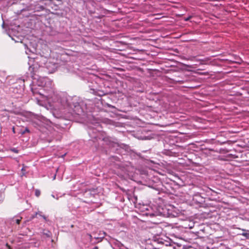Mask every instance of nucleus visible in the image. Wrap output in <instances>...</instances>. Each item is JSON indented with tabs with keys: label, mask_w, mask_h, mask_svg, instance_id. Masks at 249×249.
Listing matches in <instances>:
<instances>
[{
	"label": "nucleus",
	"mask_w": 249,
	"mask_h": 249,
	"mask_svg": "<svg viewBox=\"0 0 249 249\" xmlns=\"http://www.w3.org/2000/svg\"><path fill=\"white\" fill-rule=\"evenodd\" d=\"M37 85V88H31L33 94L35 95L38 94L50 103L55 94L53 81L47 77H39Z\"/></svg>",
	"instance_id": "1"
},
{
	"label": "nucleus",
	"mask_w": 249,
	"mask_h": 249,
	"mask_svg": "<svg viewBox=\"0 0 249 249\" xmlns=\"http://www.w3.org/2000/svg\"><path fill=\"white\" fill-rule=\"evenodd\" d=\"M29 60L28 61V65H29V71L30 72V76L34 78L36 75V73L41 65L44 64L45 67L48 70L49 73L54 72L57 68V64L51 62L50 61L45 62V57H43L40 55H37L36 57L28 56Z\"/></svg>",
	"instance_id": "2"
},
{
	"label": "nucleus",
	"mask_w": 249,
	"mask_h": 249,
	"mask_svg": "<svg viewBox=\"0 0 249 249\" xmlns=\"http://www.w3.org/2000/svg\"><path fill=\"white\" fill-rule=\"evenodd\" d=\"M61 101L62 108L64 110L62 112L68 120H72L77 115L80 116L83 114V109L77 102L74 101L71 98L62 99Z\"/></svg>",
	"instance_id": "3"
},
{
	"label": "nucleus",
	"mask_w": 249,
	"mask_h": 249,
	"mask_svg": "<svg viewBox=\"0 0 249 249\" xmlns=\"http://www.w3.org/2000/svg\"><path fill=\"white\" fill-rule=\"evenodd\" d=\"M178 213L177 209L172 205H160L157 209V211L154 213H146V215L150 216H162L164 217H176L178 215Z\"/></svg>",
	"instance_id": "4"
},
{
	"label": "nucleus",
	"mask_w": 249,
	"mask_h": 249,
	"mask_svg": "<svg viewBox=\"0 0 249 249\" xmlns=\"http://www.w3.org/2000/svg\"><path fill=\"white\" fill-rule=\"evenodd\" d=\"M134 135L138 139L142 140H150L153 138L152 132L143 128L137 130Z\"/></svg>",
	"instance_id": "5"
},
{
	"label": "nucleus",
	"mask_w": 249,
	"mask_h": 249,
	"mask_svg": "<svg viewBox=\"0 0 249 249\" xmlns=\"http://www.w3.org/2000/svg\"><path fill=\"white\" fill-rule=\"evenodd\" d=\"M100 134V133H98V134H97L95 136H91V138H94L96 140L98 141V140H101L102 141L104 142L106 144H110V139L108 137H100L99 135Z\"/></svg>",
	"instance_id": "6"
},
{
	"label": "nucleus",
	"mask_w": 249,
	"mask_h": 249,
	"mask_svg": "<svg viewBox=\"0 0 249 249\" xmlns=\"http://www.w3.org/2000/svg\"><path fill=\"white\" fill-rule=\"evenodd\" d=\"M118 166L119 169L122 172V173H120L121 175H124V174H128L127 169L126 167H124V165L122 163L119 164Z\"/></svg>",
	"instance_id": "7"
},
{
	"label": "nucleus",
	"mask_w": 249,
	"mask_h": 249,
	"mask_svg": "<svg viewBox=\"0 0 249 249\" xmlns=\"http://www.w3.org/2000/svg\"><path fill=\"white\" fill-rule=\"evenodd\" d=\"M39 244L37 243H36L35 245L32 243H30L29 244L28 247L29 249H39L38 248Z\"/></svg>",
	"instance_id": "8"
},
{
	"label": "nucleus",
	"mask_w": 249,
	"mask_h": 249,
	"mask_svg": "<svg viewBox=\"0 0 249 249\" xmlns=\"http://www.w3.org/2000/svg\"><path fill=\"white\" fill-rule=\"evenodd\" d=\"M244 232L241 234L242 236L245 237L247 239H249V231L242 229Z\"/></svg>",
	"instance_id": "9"
},
{
	"label": "nucleus",
	"mask_w": 249,
	"mask_h": 249,
	"mask_svg": "<svg viewBox=\"0 0 249 249\" xmlns=\"http://www.w3.org/2000/svg\"><path fill=\"white\" fill-rule=\"evenodd\" d=\"M43 234L46 236L47 237H50L51 236L52 233L51 232L48 230H44L43 232Z\"/></svg>",
	"instance_id": "10"
},
{
	"label": "nucleus",
	"mask_w": 249,
	"mask_h": 249,
	"mask_svg": "<svg viewBox=\"0 0 249 249\" xmlns=\"http://www.w3.org/2000/svg\"><path fill=\"white\" fill-rule=\"evenodd\" d=\"M21 219V217H16L15 218H14L13 221V222L15 221L17 224H19Z\"/></svg>",
	"instance_id": "11"
},
{
	"label": "nucleus",
	"mask_w": 249,
	"mask_h": 249,
	"mask_svg": "<svg viewBox=\"0 0 249 249\" xmlns=\"http://www.w3.org/2000/svg\"><path fill=\"white\" fill-rule=\"evenodd\" d=\"M195 223L190 221L189 224H188V228L190 229L193 228L195 226Z\"/></svg>",
	"instance_id": "12"
},
{
	"label": "nucleus",
	"mask_w": 249,
	"mask_h": 249,
	"mask_svg": "<svg viewBox=\"0 0 249 249\" xmlns=\"http://www.w3.org/2000/svg\"><path fill=\"white\" fill-rule=\"evenodd\" d=\"M41 212H37V213H36L35 215H36V216L37 215H38V214L39 215H40V216H42V217L43 218V219H44L45 220H46V216H45V215H42L41 214Z\"/></svg>",
	"instance_id": "13"
},
{
	"label": "nucleus",
	"mask_w": 249,
	"mask_h": 249,
	"mask_svg": "<svg viewBox=\"0 0 249 249\" xmlns=\"http://www.w3.org/2000/svg\"><path fill=\"white\" fill-rule=\"evenodd\" d=\"M40 195V192L39 190H36L35 191V195L36 196H39Z\"/></svg>",
	"instance_id": "14"
},
{
	"label": "nucleus",
	"mask_w": 249,
	"mask_h": 249,
	"mask_svg": "<svg viewBox=\"0 0 249 249\" xmlns=\"http://www.w3.org/2000/svg\"><path fill=\"white\" fill-rule=\"evenodd\" d=\"M29 132H30L29 129L27 127H26V128H25V130L23 132H21V134H24L26 132L28 133Z\"/></svg>",
	"instance_id": "15"
},
{
	"label": "nucleus",
	"mask_w": 249,
	"mask_h": 249,
	"mask_svg": "<svg viewBox=\"0 0 249 249\" xmlns=\"http://www.w3.org/2000/svg\"><path fill=\"white\" fill-rule=\"evenodd\" d=\"M11 151L14 152V153H18V150H17L15 148H13L11 149Z\"/></svg>",
	"instance_id": "16"
},
{
	"label": "nucleus",
	"mask_w": 249,
	"mask_h": 249,
	"mask_svg": "<svg viewBox=\"0 0 249 249\" xmlns=\"http://www.w3.org/2000/svg\"><path fill=\"white\" fill-rule=\"evenodd\" d=\"M192 18V16H189L187 18H184V20L185 21H188L191 18Z\"/></svg>",
	"instance_id": "17"
},
{
	"label": "nucleus",
	"mask_w": 249,
	"mask_h": 249,
	"mask_svg": "<svg viewBox=\"0 0 249 249\" xmlns=\"http://www.w3.org/2000/svg\"><path fill=\"white\" fill-rule=\"evenodd\" d=\"M29 50V52H32L33 53H34V51H36V49L35 48H33V50H31L30 49L27 48V50Z\"/></svg>",
	"instance_id": "18"
},
{
	"label": "nucleus",
	"mask_w": 249,
	"mask_h": 249,
	"mask_svg": "<svg viewBox=\"0 0 249 249\" xmlns=\"http://www.w3.org/2000/svg\"><path fill=\"white\" fill-rule=\"evenodd\" d=\"M208 189L210 190V191H211L213 194H217L216 192L213 191L211 189L209 188Z\"/></svg>",
	"instance_id": "19"
},
{
	"label": "nucleus",
	"mask_w": 249,
	"mask_h": 249,
	"mask_svg": "<svg viewBox=\"0 0 249 249\" xmlns=\"http://www.w3.org/2000/svg\"><path fill=\"white\" fill-rule=\"evenodd\" d=\"M6 246L8 249H11L10 246H9L8 244H6Z\"/></svg>",
	"instance_id": "20"
},
{
	"label": "nucleus",
	"mask_w": 249,
	"mask_h": 249,
	"mask_svg": "<svg viewBox=\"0 0 249 249\" xmlns=\"http://www.w3.org/2000/svg\"><path fill=\"white\" fill-rule=\"evenodd\" d=\"M98 249V248L97 246L94 247L93 248V249Z\"/></svg>",
	"instance_id": "21"
},
{
	"label": "nucleus",
	"mask_w": 249,
	"mask_h": 249,
	"mask_svg": "<svg viewBox=\"0 0 249 249\" xmlns=\"http://www.w3.org/2000/svg\"><path fill=\"white\" fill-rule=\"evenodd\" d=\"M13 132L15 133V128L14 127L13 128Z\"/></svg>",
	"instance_id": "22"
},
{
	"label": "nucleus",
	"mask_w": 249,
	"mask_h": 249,
	"mask_svg": "<svg viewBox=\"0 0 249 249\" xmlns=\"http://www.w3.org/2000/svg\"><path fill=\"white\" fill-rule=\"evenodd\" d=\"M55 177H56V175H55L53 178V179H55Z\"/></svg>",
	"instance_id": "23"
},
{
	"label": "nucleus",
	"mask_w": 249,
	"mask_h": 249,
	"mask_svg": "<svg viewBox=\"0 0 249 249\" xmlns=\"http://www.w3.org/2000/svg\"><path fill=\"white\" fill-rule=\"evenodd\" d=\"M160 18V17H157V18H157V19H159V18Z\"/></svg>",
	"instance_id": "24"
},
{
	"label": "nucleus",
	"mask_w": 249,
	"mask_h": 249,
	"mask_svg": "<svg viewBox=\"0 0 249 249\" xmlns=\"http://www.w3.org/2000/svg\"><path fill=\"white\" fill-rule=\"evenodd\" d=\"M89 135H91V133H90V131H89Z\"/></svg>",
	"instance_id": "25"
},
{
	"label": "nucleus",
	"mask_w": 249,
	"mask_h": 249,
	"mask_svg": "<svg viewBox=\"0 0 249 249\" xmlns=\"http://www.w3.org/2000/svg\"><path fill=\"white\" fill-rule=\"evenodd\" d=\"M35 215H33V216H32V218H33L35 217Z\"/></svg>",
	"instance_id": "26"
},
{
	"label": "nucleus",
	"mask_w": 249,
	"mask_h": 249,
	"mask_svg": "<svg viewBox=\"0 0 249 249\" xmlns=\"http://www.w3.org/2000/svg\"><path fill=\"white\" fill-rule=\"evenodd\" d=\"M26 53H28L27 50L26 51Z\"/></svg>",
	"instance_id": "27"
}]
</instances>
